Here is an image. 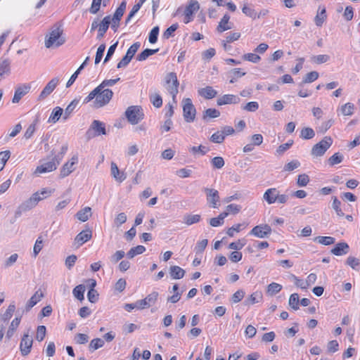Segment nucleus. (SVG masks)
Returning <instances> with one entry per match:
<instances>
[{"instance_id":"nucleus-1","label":"nucleus","mask_w":360,"mask_h":360,"mask_svg":"<svg viewBox=\"0 0 360 360\" xmlns=\"http://www.w3.org/2000/svg\"><path fill=\"white\" fill-rule=\"evenodd\" d=\"M113 96V92L109 89L101 88L98 85L84 98L83 103L86 104L92 101L95 108H101L108 105Z\"/></svg>"},{"instance_id":"nucleus-2","label":"nucleus","mask_w":360,"mask_h":360,"mask_svg":"<svg viewBox=\"0 0 360 360\" xmlns=\"http://www.w3.org/2000/svg\"><path fill=\"white\" fill-rule=\"evenodd\" d=\"M65 42L63 29L57 25H53L44 38V46L46 49H54L60 47Z\"/></svg>"},{"instance_id":"nucleus-3","label":"nucleus","mask_w":360,"mask_h":360,"mask_svg":"<svg viewBox=\"0 0 360 360\" xmlns=\"http://www.w3.org/2000/svg\"><path fill=\"white\" fill-rule=\"evenodd\" d=\"M179 82L175 72L168 73L164 79L163 86L167 91L172 96L174 103H176V95L178 94V89Z\"/></svg>"},{"instance_id":"nucleus-4","label":"nucleus","mask_w":360,"mask_h":360,"mask_svg":"<svg viewBox=\"0 0 360 360\" xmlns=\"http://www.w3.org/2000/svg\"><path fill=\"white\" fill-rule=\"evenodd\" d=\"M332 143L333 139L330 136H325L321 141L313 146L311 155L315 157L323 155Z\"/></svg>"},{"instance_id":"nucleus-5","label":"nucleus","mask_w":360,"mask_h":360,"mask_svg":"<svg viewBox=\"0 0 360 360\" xmlns=\"http://www.w3.org/2000/svg\"><path fill=\"white\" fill-rule=\"evenodd\" d=\"M183 113L184 120L187 122H192L195 118L196 110L189 98H184L182 101Z\"/></svg>"},{"instance_id":"nucleus-6","label":"nucleus","mask_w":360,"mask_h":360,"mask_svg":"<svg viewBox=\"0 0 360 360\" xmlns=\"http://www.w3.org/2000/svg\"><path fill=\"white\" fill-rule=\"evenodd\" d=\"M125 115L131 124H136L143 119V114L139 106L132 105L127 109Z\"/></svg>"},{"instance_id":"nucleus-7","label":"nucleus","mask_w":360,"mask_h":360,"mask_svg":"<svg viewBox=\"0 0 360 360\" xmlns=\"http://www.w3.org/2000/svg\"><path fill=\"white\" fill-rule=\"evenodd\" d=\"M200 8V4L195 0H191L184 11L183 21L185 24H188L193 20V15Z\"/></svg>"},{"instance_id":"nucleus-8","label":"nucleus","mask_w":360,"mask_h":360,"mask_svg":"<svg viewBox=\"0 0 360 360\" xmlns=\"http://www.w3.org/2000/svg\"><path fill=\"white\" fill-rule=\"evenodd\" d=\"M59 165V160H55L53 158L50 160L41 161V164L37 167L34 174H41L44 173L51 172L56 169L57 166Z\"/></svg>"},{"instance_id":"nucleus-9","label":"nucleus","mask_w":360,"mask_h":360,"mask_svg":"<svg viewBox=\"0 0 360 360\" xmlns=\"http://www.w3.org/2000/svg\"><path fill=\"white\" fill-rule=\"evenodd\" d=\"M32 344L33 339L32 336L30 335L28 330L27 333L23 334L20 343V350L22 356H27L30 353Z\"/></svg>"},{"instance_id":"nucleus-10","label":"nucleus","mask_w":360,"mask_h":360,"mask_svg":"<svg viewBox=\"0 0 360 360\" xmlns=\"http://www.w3.org/2000/svg\"><path fill=\"white\" fill-rule=\"evenodd\" d=\"M53 191L51 189L43 188L40 191H37L33 193L32 196L27 200V202L30 203L32 207H34L39 201L46 198L51 195Z\"/></svg>"},{"instance_id":"nucleus-11","label":"nucleus","mask_w":360,"mask_h":360,"mask_svg":"<svg viewBox=\"0 0 360 360\" xmlns=\"http://www.w3.org/2000/svg\"><path fill=\"white\" fill-rule=\"evenodd\" d=\"M158 292L154 291L147 295L144 299L137 300L138 310H142L155 304L158 300Z\"/></svg>"},{"instance_id":"nucleus-12","label":"nucleus","mask_w":360,"mask_h":360,"mask_svg":"<svg viewBox=\"0 0 360 360\" xmlns=\"http://www.w3.org/2000/svg\"><path fill=\"white\" fill-rule=\"evenodd\" d=\"M30 89L31 84L29 83L21 84L17 86L12 98V103H18L21 98L30 92Z\"/></svg>"},{"instance_id":"nucleus-13","label":"nucleus","mask_w":360,"mask_h":360,"mask_svg":"<svg viewBox=\"0 0 360 360\" xmlns=\"http://www.w3.org/2000/svg\"><path fill=\"white\" fill-rule=\"evenodd\" d=\"M59 82L60 79L58 77H53L52 79H51L41 91L40 94L39 95L38 100L43 101L47 98L56 88L59 84Z\"/></svg>"},{"instance_id":"nucleus-14","label":"nucleus","mask_w":360,"mask_h":360,"mask_svg":"<svg viewBox=\"0 0 360 360\" xmlns=\"http://www.w3.org/2000/svg\"><path fill=\"white\" fill-rule=\"evenodd\" d=\"M77 162L78 156L75 155L62 167L60 172V177L64 178L70 175L75 169V165H77Z\"/></svg>"},{"instance_id":"nucleus-15","label":"nucleus","mask_w":360,"mask_h":360,"mask_svg":"<svg viewBox=\"0 0 360 360\" xmlns=\"http://www.w3.org/2000/svg\"><path fill=\"white\" fill-rule=\"evenodd\" d=\"M271 233V227L267 225H257L255 226L250 232V235L259 238H264L269 236Z\"/></svg>"},{"instance_id":"nucleus-16","label":"nucleus","mask_w":360,"mask_h":360,"mask_svg":"<svg viewBox=\"0 0 360 360\" xmlns=\"http://www.w3.org/2000/svg\"><path fill=\"white\" fill-rule=\"evenodd\" d=\"M205 192L207 195V201L210 207L213 208H218L217 202L219 200V192L215 189L205 188Z\"/></svg>"},{"instance_id":"nucleus-17","label":"nucleus","mask_w":360,"mask_h":360,"mask_svg":"<svg viewBox=\"0 0 360 360\" xmlns=\"http://www.w3.org/2000/svg\"><path fill=\"white\" fill-rule=\"evenodd\" d=\"M240 101V98L236 95L224 94L217 98V103L218 105H224L228 104H238Z\"/></svg>"},{"instance_id":"nucleus-18","label":"nucleus","mask_w":360,"mask_h":360,"mask_svg":"<svg viewBox=\"0 0 360 360\" xmlns=\"http://www.w3.org/2000/svg\"><path fill=\"white\" fill-rule=\"evenodd\" d=\"M110 174L115 180L119 183L123 182L127 178L124 172L120 171L117 164L114 162H112L110 164Z\"/></svg>"},{"instance_id":"nucleus-19","label":"nucleus","mask_w":360,"mask_h":360,"mask_svg":"<svg viewBox=\"0 0 360 360\" xmlns=\"http://www.w3.org/2000/svg\"><path fill=\"white\" fill-rule=\"evenodd\" d=\"M279 193L280 192L277 188H271L264 192L263 198L269 205H271L276 202Z\"/></svg>"},{"instance_id":"nucleus-20","label":"nucleus","mask_w":360,"mask_h":360,"mask_svg":"<svg viewBox=\"0 0 360 360\" xmlns=\"http://www.w3.org/2000/svg\"><path fill=\"white\" fill-rule=\"evenodd\" d=\"M355 106L352 103L348 102L337 108L338 115L352 116L354 113Z\"/></svg>"},{"instance_id":"nucleus-21","label":"nucleus","mask_w":360,"mask_h":360,"mask_svg":"<svg viewBox=\"0 0 360 360\" xmlns=\"http://www.w3.org/2000/svg\"><path fill=\"white\" fill-rule=\"evenodd\" d=\"M91 237L92 233L91 230H84L76 236L75 238V242L78 245V246H81L84 243L89 240L91 238Z\"/></svg>"},{"instance_id":"nucleus-22","label":"nucleus","mask_w":360,"mask_h":360,"mask_svg":"<svg viewBox=\"0 0 360 360\" xmlns=\"http://www.w3.org/2000/svg\"><path fill=\"white\" fill-rule=\"evenodd\" d=\"M111 22V17L110 15L105 16L103 20L99 23V27L98 30V39H101L103 37L105 33L108 30L109 25Z\"/></svg>"},{"instance_id":"nucleus-23","label":"nucleus","mask_w":360,"mask_h":360,"mask_svg":"<svg viewBox=\"0 0 360 360\" xmlns=\"http://www.w3.org/2000/svg\"><path fill=\"white\" fill-rule=\"evenodd\" d=\"M44 297L42 292L39 290H37L34 294L27 301L25 309L27 311L30 310L34 306H35Z\"/></svg>"},{"instance_id":"nucleus-24","label":"nucleus","mask_w":360,"mask_h":360,"mask_svg":"<svg viewBox=\"0 0 360 360\" xmlns=\"http://www.w3.org/2000/svg\"><path fill=\"white\" fill-rule=\"evenodd\" d=\"M198 92L200 96L206 99L213 98L217 95V91L210 86L198 89Z\"/></svg>"},{"instance_id":"nucleus-25","label":"nucleus","mask_w":360,"mask_h":360,"mask_svg":"<svg viewBox=\"0 0 360 360\" xmlns=\"http://www.w3.org/2000/svg\"><path fill=\"white\" fill-rule=\"evenodd\" d=\"M230 16L225 14L221 19L217 30L219 32H223L232 28L231 24L229 22Z\"/></svg>"},{"instance_id":"nucleus-26","label":"nucleus","mask_w":360,"mask_h":360,"mask_svg":"<svg viewBox=\"0 0 360 360\" xmlns=\"http://www.w3.org/2000/svg\"><path fill=\"white\" fill-rule=\"evenodd\" d=\"M63 110L59 106L55 107L48 120L49 123H56L60 117L63 118Z\"/></svg>"},{"instance_id":"nucleus-27","label":"nucleus","mask_w":360,"mask_h":360,"mask_svg":"<svg viewBox=\"0 0 360 360\" xmlns=\"http://www.w3.org/2000/svg\"><path fill=\"white\" fill-rule=\"evenodd\" d=\"M348 250L349 245L346 243H340L334 247L331 252L335 255L340 256L347 254Z\"/></svg>"},{"instance_id":"nucleus-28","label":"nucleus","mask_w":360,"mask_h":360,"mask_svg":"<svg viewBox=\"0 0 360 360\" xmlns=\"http://www.w3.org/2000/svg\"><path fill=\"white\" fill-rule=\"evenodd\" d=\"M169 274L173 279H181L185 275V271L179 266H171Z\"/></svg>"},{"instance_id":"nucleus-29","label":"nucleus","mask_w":360,"mask_h":360,"mask_svg":"<svg viewBox=\"0 0 360 360\" xmlns=\"http://www.w3.org/2000/svg\"><path fill=\"white\" fill-rule=\"evenodd\" d=\"M79 102V98H75L63 110V120H67L77 107Z\"/></svg>"},{"instance_id":"nucleus-30","label":"nucleus","mask_w":360,"mask_h":360,"mask_svg":"<svg viewBox=\"0 0 360 360\" xmlns=\"http://www.w3.org/2000/svg\"><path fill=\"white\" fill-rule=\"evenodd\" d=\"M10 73V62L8 60H0V81L4 79Z\"/></svg>"},{"instance_id":"nucleus-31","label":"nucleus","mask_w":360,"mask_h":360,"mask_svg":"<svg viewBox=\"0 0 360 360\" xmlns=\"http://www.w3.org/2000/svg\"><path fill=\"white\" fill-rule=\"evenodd\" d=\"M263 298L262 293L260 291H255L252 293L245 301L246 305L254 304L262 302Z\"/></svg>"},{"instance_id":"nucleus-32","label":"nucleus","mask_w":360,"mask_h":360,"mask_svg":"<svg viewBox=\"0 0 360 360\" xmlns=\"http://www.w3.org/2000/svg\"><path fill=\"white\" fill-rule=\"evenodd\" d=\"M91 129L95 131L96 136L105 134V128L103 122L98 120H94L91 126Z\"/></svg>"},{"instance_id":"nucleus-33","label":"nucleus","mask_w":360,"mask_h":360,"mask_svg":"<svg viewBox=\"0 0 360 360\" xmlns=\"http://www.w3.org/2000/svg\"><path fill=\"white\" fill-rule=\"evenodd\" d=\"M89 57H86V59L84 60V61L83 62V63L79 67V68L72 75V76L70 77V78L69 79V80L68 81L67 84H66V86L67 87H70V86H72L73 84V83L75 82V81L76 80V79L77 78L79 74L80 73V72L82 71V70L84 69V68L85 67V65H86L87 62L89 61Z\"/></svg>"},{"instance_id":"nucleus-34","label":"nucleus","mask_w":360,"mask_h":360,"mask_svg":"<svg viewBox=\"0 0 360 360\" xmlns=\"http://www.w3.org/2000/svg\"><path fill=\"white\" fill-rule=\"evenodd\" d=\"M91 209L89 207H86L77 213V218L81 221H86L91 216Z\"/></svg>"},{"instance_id":"nucleus-35","label":"nucleus","mask_w":360,"mask_h":360,"mask_svg":"<svg viewBox=\"0 0 360 360\" xmlns=\"http://www.w3.org/2000/svg\"><path fill=\"white\" fill-rule=\"evenodd\" d=\"M282 288L283 287L281 284L273 282L267 286L266 293L270 296H273L278 293Z\"/></svg>"},{"instance_id":"nucleus-36","label":"nucleus","mask_w":360,"mask_h":360,"mask_svg":"<svg viewBox=\"0 0 360 360\" xmlns=\"http://www.w3.org/2000/svg\"><path fill=\"white\" fill-rule=\"evenodd\" d=\"M15 310V306L14 304H11L8 307L7 309L4 313L1 314V319L4 322L8 321L13 316V312Z\"/></svg>"},{"instance_id":"nucleus-37","label":"nucleus","mask_w":360,"mask_h":360,"mask_svg":"<svg viewBox=\"0 0 360 360\" xmlns=\"http://www.w3.org/2000/svg\"><path fill=\"white\" fill-rule=\"evenodd\" d=\"M228 216V213H221L217 217L212 218L210 220V224L213 227H217L224 224V219Z\"/></svg>"},{"instance_id":"nucleus-38","label":"nucleus","mask_w":360,"mask_h":360,"mask_svg":"<svg viewBox=\"0 0 360 360\" xmlns=\"http://www.w3.org/2000/svg\"><path fill=\"white\" fill-rule=\"evenodd\" d=\"M314 240L324 245H332L335 241V238L331 236H317Z\"/></svg>"},{"instance_id":"nucleus-39","label":"nucleus","mask_w":360,"mask_h":360,"mask_svg":"<svg viewBox=\"0 0 360 360\" xmlns=\"http://www.w3.org/2000/svg\"><path fill=\"white\" fill-rule=\"evenodd\" d=\"M158 49H146L137 56L136 60L139 61H143L146 60L150 56L157 53Z\"/></svg>"},{"instance_id":"nucleus-40","label":"nucleus","mask_w":360,"mask_h":360,"mask_svg":"<svg viewBox=\"0 0 360 360\" xmlns=\"http://www.w3.org/2000/svg\"><path fill=\"white\" fill-rule=\"evenodd\" d=\"M326 19V8H322L319 11L315 17L314 21L318 27H321Z\"/></svg>"},{"instance_id":"nucleus-41","label":"nucleus","mask_w":360,"mask_h":360,"mask_svg":"<svg viewBox=\"0 0 360 360\" xmlns=\"http://www.w3.org/2000/svg\"><path fill=\"white\" fill-rule=\"evenodd\" d=\"M146 251V248L143 245H137L136 247L132 248L127 252V255L129 258L132 259L137 255L143 253Z\"/></svg>"},{"instance_id":"nucleus-42","label":"nucleus","mask_w":360,"mask_h":360,"mask_svg":"<svg viewBox=\"0 0 360 360\" xmlns=\"http://www.w3.org/2000/svg\"><path fill=\"white\" fill-rule=\"evenodd\" d=\"M200 220V214H188L184 217V223L188 226L198 223Z\"/></svg>"},{"instance_id":"nucleus-43","label":"nucleus","mask_w":360,"mask_h":360,"mask_svg":"<svg viewBox=\"0 0 360 360\" xmlns=\"http://www.w3.org/2000/svg\"><path fill=\"white\" fill-rule=\"evenodd\" d=\"M32 208V207H31L30 203H28L27 200H26L25 202H22L21 205H20L18 207V208L16 209V210L15 212V218L20 217L21 216L22 212H25Z\"/></svg>"},{"instance_id":"nucleus-44","label":"nucleus","mask_w":360,"mask_h":360,"mask_svg":"<svg viewBox=\"0 0 360 360\" xmlns=\"http://www.w3.org/2000/svg\"><path fill=\"white\" fill-rule=\"evenodd\" d=\"M84 292H85V287L83 285H77L72 290L73 295L79 300H84Z\"/></svg>"},{"instance_id":"nucleus-45","label":"nucleus","mask_w":360,"mask_h":360,"mask_svg":"<svg viewBox=\"0 0 360 360\" xmlns=\"http://www.w3.org/2000/svg\"><path fill=\"white\" fill-rule=\"evenodd\" d=\"M104 340L101 338L93 339L89 344V350L93 352L99 348H101L104 345Z\"/></svg>"},{"instance_id":"nucleus-46","label":"nucleus","mask_w":360,"mask_h":360,"mask_svg":"<svg viewBox=\"0 0 360 360\" xmlns=\"http://www.w3.org/2000/svg\"><path fill=\"white\" fill-rule=\"evenodd\" d=\"M38 124V120H35L26 129L24 134V138L26 139H30L34 134Z\"/></svg>"},{"instance_id":"nucleus-47","label":"nucleus","mask_w":360,"mask_h":360,"mask_svg":"<svg viewBox=\"0 0 360 360\" xmlns=\"http://www.w3.org/2000/svg\"><path fill=\"white\" fill-rule=\"evenodd\" d=\"M290 278L295 283V284L301 289L306 290L309 288L306 280L300 279L298 277L293 274H291Z\"/></svg>"},{"instance_id":"nucleus-48","label":"nucleus","mask_w":360,"mask_h":360,"mask_svg":"<svg viewBox=\"0 0 360 360\" xmlns=\"http://www.w3.org/2000/svg\"><path fill=\"white\" fill-rule=\"evenodd\" d=\"M209 149L204 146H193L189 148V151L193 155H204L208 152Z\"/></svg>"},{"instance_id":"nucleus-49","label":"nucleus","mask_w":360,"mask_h":360,"mask_svg":"<svg viewBox=\"0 0 360 360\" xmlns=\"http://www.w3.org/2000/svg\"><path fill=\"white\" fill-rule=\"evenodd\" d=\"M150 101L155 108H160L162 105V99L159 94H153L150 95Z\"/></svg>"},{"instance_id":"nucleus-50","label":"nucleus","mask_w":360,"mask_h":360,"mask_svg":"<svg viewBox=\"0 0 360 360\" xmlns=\"http://www.w3.org/2000/svg\"><path fill=\"white\" fill-rule=\"evenodd\" d=\"M299 295L297 293H293L290 296L289 298V305L294 310H297L299 309Z\"/></svg>"},{"instance_id":"nucleus-51","label":"nucleus","mask_w":360,"mask_h":360,"mask_svg":"<svg viewBox=\"0 0 360 360\" xmlns=\"http://www.w3.org/2000/svg\"><path fill=\"white\" fill-rule=\"evenodd\" d=\"M220 115V112L215 108H208L207 109L203 114V119L206 120L207 118H216Z\"/></svg>"},{"instance_id":"nucleus-52","label":"nucleus","mask_w":360,"mask_h":360,"mask_svg":"<svg viewBox=\"0 0 360 360\" xmlns=\"http://www.w3.org/2000/svg\"><path fill=\"white\" fill-rule=\"evenodd\" d=\"M230 83L233 84L236 82L237 79L245 75V72H242L240 68H235L231 72Z\"/></svg>"},{"instance_id":"nucleus-53","label":"nucleus","mask_w":360,"mask_h":360,"mask_svg":"<svg viewBox=\"0 0 360 360\" xmlns=\"http://www.w3.org/2000/svg\"><path fill=\"white\" fill-rule=\"evenodd\" d=\"M126 5H127L126 2L122 1L120 4V6L116 9L112 18H115L116 20H120L121 18L122 17V15L124 13V11L126 9Z\"/></svg>"},{"instance_id":"nucleus-54","label":"nucleus","mask_w":360,"mask_h":360,"mask_svg":"<svg viewBox=\"0 0 360 360\" xmlns=\"http://www.w3.org/2000/svg\"><path fill=\"white\" fill-rule=\"evenodd\" d=\"M315 136L314 131L310 127L303 128L301 131L300 136L304 139H311Z\"/></svg>"},{"instance_id":"nucleus-55","label":"nucleus","mask_w":360,"mask_h":360,"mask_svg":"<svg viewBox=\"0 0 360 360\" xmlns=\"http://www.w3.org/2000/svg\"><path fill=\"white\" fill-rule=\"evenodd\" d=\"M319 73L316 71H312L306 75V76L303 78V83H311L316 81L319 78Z\"/></svg>"},{"instance_id":"nucleus-56","label":"nucleus","mask_w":360,"mask_h":360,"mask_svg":"<svg viewBox=\"0 0 360 360\" xmlns=\"http://www.w3.org/2000/svg\"><path fill=\"white\" fill-rule=\"evenodd\" d=\"M242 109L247 112H255L259 109V103L256 101H250L242 106Z\"/></svg>"},{"instance_id":"nucleus-57","label":"nucleus","mask_w":360,"mask_h":360,"mask_svg":"<svg viewBox=\"0 0 360 360\" xmlns=\"http://www.w3.org/2000/svg\"><path fill=\"white\" fill-rule=\"evenodd\" d=\"M243 59L247 61L252 62L253 63H257L261 60V58L257 54L253 53H248L243 56Z\"/></svg>"},{"instance_id":"nucleus-58","label":"nucleus","mask_w":360,"mask_h":360,"mask_svg":"<svg viewBox=\"0 0 360 360\" xmlns=\"http://www.w3.org/2000/svg\"><path fill=\"white\" fill-rule=\"evenodd\" d=\"M11 153L9 150H5L0 153V171H1L6 162L10 158Z\"/></svg>"},{"instance_id":"nucleus-59","label":"nucleus","mask_w":360,"mask_h":360,"mask_svg":"<svg viewBox=\"0 0 360 360\" xmlns=\"http://www.w3.org/2000/svg\"><path fill=\"white\" fill-rule=\"evenodd\" d=\"M178 27L179 25L176 23L172 25L164 32L162 37L165 39H168L169 38L172 37L174 32L177 30Z\"/></svg>"},{"instance_id":"nucleus-60","label":"nucleus","mask_w":360,"mask_h":360,"mask_svg":"<svg viewBox=\"0 0 360 360\" xmlns=\"http://www.w3.org/2000/svg\"><path fill=\"white\" fill-rule=\"evenodd\" d=\"M309 182V177L306 174H300L297 176V184L300 187L306 186Z\"/></svg>"},{"instance_id":"nucleus-61","label":"nucleus","mask_w":360,"mask_h":360,"mask_svg":"<svg viewBox=\"0 0 360 360\" xmlns=\"http://www.w3.org/2000/svg\"><path fill=\"white\" fill-rule=\"evenodd\" d=\"M340 205H341L340 201L336 197H334L333 198L332 207L335 210V212L337 213V214L338 216L343 217L344 212H342V210L340 208Z\"/></svg>"},{"instance_id":"nucleus-62","label":"nucleus","mask_w":360,"mask_h":360,"mask_svg":"<svg viewBox=\"0 0 360 360\" xmlns=\"http://www.w3.org/2000/svg\"><path fill=\"white\" fill-rule=\"evenodd\" d=\"M159 34V27L158 26L154 27L149 33L148 41L150 44H155L158 40V36Z\"/></svg>"},{"instance_id":"nucleus-63","label":"nucleus","mask_w":360,"mask_h":360,"mask_svg":"<svg viewBox=\"0 0 360 360\" xmlns=\"http://www.w3.org/2000/svg\"><path fill=\"white\" fill-rule=\"evenodd\" d=\"M242 11L245 15L252 19H256V11L254 8L248 6L247 4H244L242 8Z\"/></svg>"},{"instance_id":"nucleus-64","label":"nucleus","mask_w":360,"mask_h":360,"mask_svg":"<svg viewBox=\"0 0 360 360\" xmlns=\"http://www.w3.org/2000/svg\"><path fill=\"white\" fill-rule=\"evenodd\" d=\"M343 160V156L340 155L339 153H336L333 155L328 159V163L330 165L333 166L335 165L340 163Z\"/></svg>"}]
</instances>
